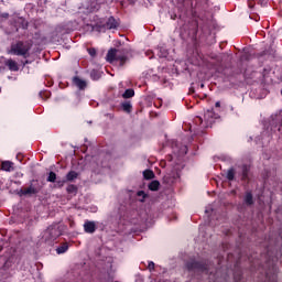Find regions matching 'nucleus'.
I'll list each match as a JSON object with an SVG mask.
<instances>
[{
  "label": "nucleus",
  "instance_id": "obj_5",
  "mask_svg": "<svg viewBox=\"0 0 282 282\" xmlns=\"http://www.w3.org/2000/svg\"><path fill=\"white\" fill-rule=\"evenodd\" d=\"M185 268L188 272H208V262L206 260L197 261V260H189L185 263Z\"/></svg>",
  "mask_w": 282,
  "mask_h": 282
},
{
  "label": "nucleus",
  "instance_id": "obj_27",
  "mask_svg": "<svg viewBox=\"0 0 282 282\" xmlns=\"http://www.w3.org/2000/svg\"><path fill=\"white\" fill-rule=\"evenodd\" d=\"M138 197H142V199H140V202H144V199H147V193H144V191H139L137 193Z\"/></svg>",
  "mask_w": 282,
  "mask_h": 282
},
{
  "label": "nucleus",
  "instance_id": "obj_21",
  "mask_svg": "<svg viewBox=\"0 0 282 282\" xmlns=\"http://www.w3.org/2000/svg\"><path fill=\"white\" fill-rule=\"evenodd\" d=\"M66 192L68 195H76V193H78V186L70 184L67 186Z\"/></svg>",
  "mask_w": 282,
  "mask_h": 282
},
{
  "label": "nucleus",
  "instance_id": "obj_23",
  "mask_svg": "<svg viewBox=\"0 0 282 282\" xmlns=\"http://www.w3.org/2000/svg\"><path fill=\"white\" fill-rule=\"evenodd\" d=\"M242 276H243V273L241 271H236L234 273V281L235 282H241Z\"/></svg>",
  "mask_w": 282,
  "mask_h": 282
},
{
  "label": "nucleus",
  "instance_id": "obj_20",
  "mask_svg": "<svg viewBox=\"0 0 282 282\" xmlns=\"http://www.w3.org/2000/svg\"><path fill=\"white\" fill-rule=\"evenodd\" d=\"M143 177H144V180H154L155 173L152 170H144Z\"/></svg>",
  "mask_w": 282,
  "mask_h": 282
},
{
  "label": "nucleus",
  "instance_id": "obj_22",
  "mask_svg": "<svg viewBox=\"0 0 282 282\" xmlns=\"http://www.w3.org/2000/svg\"><path fill=\"white\" fill-rule=\"evenodd\" d=\"M50 96H52V93H50V90L40 91V98H42V100H47Z\"/></svg>",
  "mask_w": 282,
  "mask_h": 282
},
{
  "label": "nucleus",
  "instance_id": "obj_32",
  "mask_svg": "<svg viewBox=\"0 0 282 282\" xmlns=\"http://www.w3.org/2000/svg\"><path fill=\"white\" fill-rule=\"evenodd\" d=\"M17 160L21 162V154H17Z\"/></svg>",
  "mask_w": 282,
  "mask_h": 282
},
{
  "label": "nucleus",
  "instance_id": "obj_12",
  "mask_svg": "<svg viewBox=\"0 0 282 282\" xmlns=\"http://www.w3.org/2000/svg\"><path fill=\"white\" fill-rule=\"evenodd\" d=\"M1 170L6 171L7 173H12V171H14V163L12 161H2Z\"/></svg>",
  "mask_w": 282,
  "mask_h": 282
},
{
  "label": "nucleus",
  "instance_id": "obj_33",
  "mask_svg": "<svg viewBox=\"0 0 282 282\" xmlns=\"http://www.w3.org/2000/svg\"><path fill=\"white\" fill-rule=\"evenodd\" d=\"M23 65H30V61L26 59Z\"/></svg>",
  "mask_w": 282,
  "mask_h": 282
},
{
  "label": "nucleus",
  "instance_id": "obj_4",
  "mask_svg": "<svg viewBox=\"0 0 282 282\" xmlns=\"http://www.w3.org/2000/svg\"><path fill=\"white\" fill-rule=\"evenodd\" d=\"M219 118V115L215 113V110H207L204 113V119L202 117H196L195 122L196 124H200L204 129H208V127H213L215 121Z\"/></svg>",
  "mask_w": 282,
  "mask_h": 282
},
{
  "label": "nucleus",
  "instance_id": "obj_34",
  "mask_svg": "<svg viewBox=\"0 0 282 282\" xmlns=\"http://www.w3.org/2000/svg\"><path fill=\"white\" fill-rule=\"evenodd\" d=\"M23 28H28V24H25Z\"/></svg>",
  "mask_w": 282,
  "mask_h": 282
},
{
  "label": "nucleus",
  "instance_id": "obj_26",
  "mask_svg": "<svg viewBox=\"0 0 282 282\" xmlns=\"http://www.w3.org/2000/svg\"><path fill=\"white\" fill-rule=\"evenodd\" d=\"M87 52L91 58H95L96 54H98L95 47L87 48Z\"/></svg>",
  "mask_w": 282,
  "mask_h": 282
},
{
  "label": "nucleus",
  "instance_id": "obj_2",
  "mask_svg": "<svg viewBox=\"0 0 282 282\" xmlns=\"http://www.w3.org/2000/svg\"><path fill=\"white\" fill-rule=\"evenodd\" d=\"M129 54H131V50L129 48H110L106 55V61L110 64L117 61L120 67H124L129 61Z\"/></svg>",
  "mask_w": 282,
  "mask_h": 282
},
{
  "label": "nucleus",
  "instance_id": "obj_31",
  "mask_svg": "<svg viewBox=\"0 0 282 282\" xmlns=\"http://www.w3.org/2000/svg\"><path fill=\"white\" fill-rule=\"evenodd\" d=\"M281 124H282V119H281V122H279L278 131H281Z\"/></svg>",
  "mask_w": 282,
  "mask_h": 282
},
{
  "label": "nucleus",
  "instance_id": "obj_10",
  "mask_svg": "<svg viewBox=\"0 0 282 282\" xmlns=\"http://www.w3.org/2000/svg\"><path fill=\"white\" fill-rule=\"evenodd\" d=\"M243 203L247 206H254V196L252 195L251 191H248V192L245 193Z\"/></svg>",
  "mask_w": 282,
  "mask_h": 282
},
{
  "label": "nucleus",
  "instance_id": "obj_18",
  "mask_svg": "<svg viewBox=\"0 0 282 282\" xmlns=\"http://www.w3.org/2000/svg\"><path fill=\"white\" fill-rule=\"evenodd\" d=\"M149 191L155 192V191H160V181H152L149 185H148Z\"/></svg>",
  "mask_w": 282,
  "mask_h": 282
},
{
  "label": "nucleus",
  "instance_id": "obj_9",
  "mask_svg": "<svg viewBox=\"0 0 282 282\" xmlns=\"http://www.w3.org/2000/svg\"><path fill=\"white\" fill-rule=\"evenodd\" d=\"M119 25L120 22H118V20H116L113 17L108 18L106 22L107 30H118Z\"/></svg>",
  "mask_w": 282,
  "mask_h": 282
},
{
  "label": "nucleus",
  "instance_id": "obj_29",
  "mask_svg": "<svg viewBox=\"0 0 282 282\" xmlns=\"http://www.w3.org/2000/svg\"><path fill=\"white\" fill-rule=\"evenodd\" d=\"M1 18L2 19H10V13H7V12L1 13Z\"/></svg>",
  "mask_w": 282,
  "mask_h": 282
},
{
  "label": "nucleus",
  "instance_id": "obj_3",
  "mask_svg": "<svg viewBox=\"0 0 282 282\" xmlns=\"http://www.w3.org/2000/svg\"><path fill=\"white\" fill-rule=\"evenodd\" d=\"M30 50H32L30 44H26L23 41H18L17 43L11 44L9 54L12 56H22V58H30Z\"/></svg>",
  "mask_w": 282,
  "mask_h": 282
},
{
  "label": "nucleus",
  "instance_id": "obj_25",
  "mask_svg": "<svg viewBox=\"0 0 282 282\" xmlns=\"http://www.w3.org/2000/svg\"><path fill=\"white\" fill-rule=\"evenodd\" d=\"M65 186V180L55 181V188H63Z\"/></svg>",
  "mask_w": 282,
  "mask_h": 282
},
{
  "label": "nucleus",
  "instance_id": "obj_16",
  "mask_svg": "<svg viewBox=\"0 0 282 282\" xmlns=\"http://www.w3.org/2000/svg\"><path fill=\"white\" fill-rule=\"evenodd\" d=\"M236 171H235V167H230L228 171H227V180L228 182H235V175H236Z\"/></svg>",
  "mask_w": 282,
  "mask_h": 282
},
{
  "label": "nucleus",
  "instance_id": "obj_15",
  "mask_svg": "<svg viewBox=\"0 0 282 282\" xmlns=\"http://www.w3.org/2000/svg\"><path fill=\"white\" fill-rule=\"evenodd\" d=\"M133 96H135V90H133V88H128L122 94V98H126V99L133 98Z\"/></svg>",
  "mask_w": 282,
  "mask_h": 282
},
{
  "label": "nucleus",
  "instance_id": "obj_24",
  "mask_svg": "<svg viewBox=\"0 0 282 282\" xmlns=\"http://www.w3.org/2000/svg\"><path fill=\"white\" fill-rule=\"evenodd\" d=\"M46 182H51V183L56 182V174L54 172H50L46 178Z\"/></svg>",
  "mask_w": 282,
  "mask_h": 282
},
{
  "label": "nucleus",
  "instance_id": "obj_30",
  "mask_svg": "<svg viewBox=\"0 0 282 282\" xmlns=\"http://www.w3.org/2000/svg\"><path fill=\"white\" fill-rule=\"evenodd\" d=\"M215 107H221V102L217 101V102L215 104Z\"/></svg>",
  "mask_w": 282,
  "mask_h": 282
},
{
  "label": "nucleus",
  "instance_id": "obj_13",
  "mask_svg": "<svg viewBox=\"0 0 282 282\" xmlns=\"http://www.w3.org/2000/svg\"><path fill=\"white\" fill-rule=\"evenodd\" d=\"M73 83L78 89H85L87 87V82L80 79V77H74Z\"/></svg>",
  "mask_w": 282,
  "mask_h": 282
},
{
  "label": "nucleus",
  "instance_id": "obj_11",
  "mask_svg": "<svg viewBox=\"0 0 282 282\" xmlns=\"http://www.w3.org/2000/svg\"><path fill=\"white\" fill-rule=\"evenodd\" d=\"M4 65L8 67V69H10V72H19V64L12 58L7 59Z\"/></svg>",
  "mask_w": 282,
  "mask_h": 282
},
{
  "label": "nucleus",
  "instance_id": "obj_6",
  "mask_svg": "<svg viewBox=\"0 0 282 282\" xmlns=\"http://www.w3.org/2000/svg\"><path fill=\"white\" fill-rule=\"evenodd\" d=\"M98 227L96 226V221L94 220H85L84 223V232L87 235H94Z\"/></svg>",
  "mask_w": 282,
  "mask_h": 282
},
{
  "label": "nucleus",
  "instance_id": "obj_14",
  "mask_svg": "<svg viewBox=\"0 0 282 282\" xmlns=\"http://www.w3.org/2000/svg\"><path fill=\"white\" fill-rule=\"evenodd\" d=\"M121 109L124 113H131V111H133V105H131V101H123L121 104Z\"/></svg>",
  "mask_w": 282,
  "mask_h": 282
},
{
  "label": "nucleus",
  "instance_id": "obj_7",
  "mask_svg": "<svg viewBox=\"0 0 282 282\" xmlns=\"http://www.w3.org/2000/svg\"><path fill=\"white\" fill-rule=\"evenodd\" d=\"M241 182H247V184H250V165L243 164L241 166Z\"/></svg>",
  "mask_w": 282,
  "mask_h": 282
},
{
  "label": "nucleus",
  "instance_id": "obj_19",
  "mask_svg": "<svg viewBox=\"0 0 282 282\" xmlns=\"http://www.w3.org/2000/svg\"><path fill=\"white\" fill-rule=\"evenodd\" d=\"M67 250H69V245H67V242H64L62 246L57 247L56 252L57 254H65Z\"/></svg>",
  "mask_w": 282,
  "mask_h": 282
},
{
  "label": "nucleus",
  "instance_id": "obj_17",
  "mask_svg": "<svg viewBox=\"0 0 282 282\" xmlns=\"http://www.w3.org/2000/svg\"><path fill=\"white\" fill-rule=\"evenodd\" d=\"M78 178V174L76 171H69L67 174H66V181L67 182H74V180H77Z\"/></svg>",
  "mask_w": 282,
  "mask_h": 282
},
{
  "label": "nucleus",
  "instance_id": "obj_28",
  "mask_svg": "<svg viewBox=\"0 0 282 282\" xmlns=\"http://www.w3.org/2000/svg\"><path fill=\"white\" fill-rule=\"evenodd\" d=\"M148 270H150V272H153V270H155V262L150 261V262L148 263Z\"/></svg>",
  "mask_w": 282,
  "mask_h": 282
},
{
  "label": "nucleus",
  "instance_id": "obj_1",
  "mask_svg": "<svg viewBox=\"0 0 282 282\" xmlns=\"http://www.w3.org/2000/svg\"><path fill=\"white\" fill-rule=\"evenodd\" d=\"M260 259H257L254 256H250L248 261L252 270H263L265 273V282H276V274L279 273V268L276 263L279 262V257L272 256L270 251L262 253Z\"/></svg>",
  "mask_w": 282,
  "mask_h": 282
},
{
  "label": "nucleus",
  "instance_id": "obj_8",
  "mask_svg": "<svg viewBox=\"0 0 282 282\" xmlns=\"http://www.w3.org/2000/svg\"><path fill=\"white\" fill-rule=\"evenodd\" d=\"M40 191L41 189L34 187V185L31 184L29 187L20 189V194L21 195H39Z\"/></svg>",
  "mask_w": 282,
  "mask_h": 282
}]
</instances>
